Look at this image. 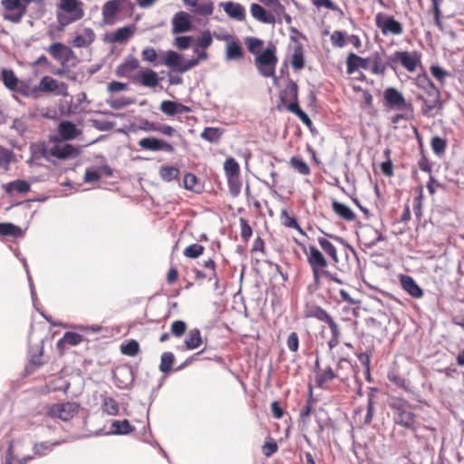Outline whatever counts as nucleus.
Wrapping results in <instances>:
<instances>
[{
    "instance_id": "nucleus-4",
    "label": "nucleus",
    "mask_w": 464,
    "mask_h": 464,
    "mask_svg": "<svg viewBox=\"0 0 464 464\" xmlns=\"http://www.w3.org/2000/svg\"><path fill=\"white\" fill-rule=\"evenodd\" d=\"M375 24L382 31L383 35H400L403 33L402 24L397 21L392 15L378 13L375 16Z\"/></svg>"
},
{
    "instance_id": "nucleus-58",
    "label": "nucleus",
    "mask_w": 464,
    "mask_h": 464,
    "mask_svg": "<svg viewBox=\"0 0 464 464\" xmlns=\"http://www.w3.org/2000/svg\"><path fill=\"white\" fill-rule=\"evenodd\" d=\"M160 110L168 116H174L178 114V102L166 100L160 105Z\"/></svg>"
},
{
    "instance_id": "nucleus-16",
    "label": "nucleus",
    "mask_w": 464,
    "mask_h": 464,
    "mask_svg": "<svg viewBox=\"0 0 464 464\" xmlns=\"http://www.w3.org/2000/svg\"><path fill=\"white\" fill-rule=\"evenodd\" d=\"M58 132L63 140H72L81 134V130L70 121H62L58 125Z\"/></svg>"
},
{
    "instance_id": "nucleus-27",
    "label": "nucleus",
    "mask_w": 464,
    "mask_h": 464,
    "mask_svg": "<svg viewBox=\"0 0 464 464\" xmlns=\"http://www.w3.org/2000/svg\"><path fill=\"white\" fill-rule=\"evenodd\" d=\"M287 86L279 93L280 102L284 105H286L287 100L295 101L296 99H298V85L289 77L287 79Z\"/></svg>"
},
{
    "instance_id": "nucleus-39",
    "label": "nucleus",
    "mask_w": 464,
    "mask_h": 464,
    "mask_svg": "<svg viewBox=\"0 0 464 464\" xmlns=\"http://www.w3.org/2000/svg\"><path fill=\"white\" fill-rule=\"evenodd\" d=\"M95 39V34L92 28H85L83 35L78 34L73 39V46L75 47H86L90 45Z\"/></svg>"
},
{
    "instance_id": "nucleus-42",
    "label": "nucleus",
    "mask_w": 464,
    "mask_h": 464,
    "mask_svg": "<svg viewBox=\"0 0 464 464\" xmlns=\"http://www.w3.org/2000/svg\"><path fill=\"white\" fill-rule=\"evenodd\" d=\"M66 440H53V441H44L41 443H35L34 446V451L35 455L44 456L48 452L52 451L53 448L58 446Z\"/></svg>"
},
{
    "instance_id": "nucleus-32",
    "label": "nucleus",
    "mask_w": 464,
    "mask_h": 464,
    "mask_svg": "<svg viewBox=\"0 0 464 464\" xmlns=\"http://www.w3.org/2000/svg\"><path fill=\"white\" fill-rule=\"evenodd\" d=\"M33 458L34 457L31 455H26V456H24L23 458L19 459L14 453V440H11L8 443V447H7L6 450L2 455L1 459H9L10 464H26L28 461L33 459Z\"/></svg>"
},
{
    "instance_id": "nucleus-41",
    "label": "nucleus",
    "mask_w": 464,
    "mask_h": 464,
    "mask_svg": "<svg viewBox=\"0 0 464 464\" xmlns=\"http://www.w3.org/2000/svg\"><path fill=\"white\" fill-rule=\"evenodd\" d=\"M82 3L79 0H60L58 7L63 13L77 14L82 8Z\"/></svg>"
},
{
    "instance_id": "nucleus-63",
    "label": "nucleus",
    "mask_w": 464,
    "mask_h": 464,
    "mask_svg": "<svg viewBox=\"0 0 464 464\" xmlns=\"http://www.w3.org/2000/svg\"><path fill=\"white\" fill-rule=\"evenodd\" d=\"M371 60L373 63L372 72L375 74H384L386 71V64L382 63L381 54L379 53H375Z\"/></svg>"
},
{
    "instance_id": "nucleus-29",
    "label": "nucleus",
    "mask_w": 464,
    "mask_h": 464,
    "mask_svg": "<svg viewBox=\"0 0 464 464\" xmlns=\"http://www.w3.org/2000/svg\"><path fill=\"white\" fill-rule=\"evenodd\" d=\"M3 188L8 195H13L14 191L20 194H26L30 190V184L24 179H16L9 183L4 184Z\"/></svg>"
},
{
    "instance_id": "nucleus-62",
    "label": "nucleus",
    "mask_w": 464,
    "mask_h": 464,
    "mask_svg": "<svg viewBox=\"0 0 464 464\" xmlns=\"http://www.w3.org/2000/svg\"><path fill=\"white\" fill-rule=\"evenodd\" d=\"M71 61H72V66H75L78 63V58L75 53L72 51V49L66 45L63 53V57L61 62V66L68 67L69 63Z\"/></svg>"
},
{
    "instance_id": "nucleus-12",
    "label": "nucleus",
    "mask_w": 464,
    "mask_h": 464,
    "mask_svg": "<svg viewBox=\"0 0 464 464\" xmlns=\"http://www.w3.org/2000/svg\"><path fill=\"white\" fill-rule=\"evenodd\" d=\"M304 317L315 318L320 322L327 324L329 327L336 324L334 318L324 308L317 304L307 305L304 311Z\"/></svg>"
},
{
    "instance_id": "nucleus-59",
    "label": "nucleus",
    "mask_w": 464,
    "mask_h": 464,
    "mask_svg": "<svg viewBox=\"0 0 464 464\" xmlns=\"http://www.w3.org/2000/svg\"><path fill=\"white\" fill-rule=\"evenodd\" d=\"M227 179L231 196L237 197L240 194L242 186L239 176L227 177Z\"/></svg>"
},
{
    "instance_id": "nucleus-26",
    "label": "nucleus",
    "mask_w": 464,
    "mask_h": 464,
    "mask_svg": "<svg viewBox=\"0 0 464 464\" xmlns=\"http://www.w3.org/2000/svg\"><path fill=\"white\" fill-rule=\"evenodd\" d=\"M85 340V337L82 334H79L74 332H66L63 338H61L57 343L56 347L58 350L62 351L65 348L66 345L76 346L80 344L82 342Z\"/></svg>"
},
{
    "instance_id": "nucleus-37",
    "label": "nucleus",
    "mask_w": 464,
    "mask_h": 464,
    "mask_svg": "<svg viewBox=\"0 0 464 464\" xmlns=\"http://www.w3.org/2000/svg\"><path fill=\"white\" fill-rule=\"evenodd\" d=\"M15 96L17 94L25 98L37 99V92L35 86L32 87L29 81L19 80V84L15 86Z\"/></svg>"
},
{
    "instance_id": "nucleus-20",
    "label": "nucleus",
    "mask_w": 464,
    "mask_h": 464,
    "mask_svg": "<svg viewBox=\"0 0 464 464\" xmlns=\"http://www.w3.org/2000/svg\"><path fill=\"white\" fill-rule=\"evenodd\" d=\"M310 390V397L306 400L305 403L301 407L300 412H299V420L300 425L302 426L303 430H305L307 428L309 420L311 418L312 412L314 411V400L313 398V390L312 387H309Z\"/></svg>"
},
{
    "instance_id": "nucleus-60",
    "label": "nucleus",
    "mask_w": 464,
    "mask_h": 464,
    "mask_svg": "<svg viewBox=\"0 0 464 464\" xmlns=\"http://www.w3.org/2000/svg\"><path fill=\"white\" fill-rule=\"evenodd\" d=\"M135 100L130 97H121L108 102L110 107L114 110L123 109L130 104H133Z\"/></svg>"
},
{
    "instance_id": "nucleus-31",
    "label": "nucleus",
    "mask_w": 464,
    "mask_h": 464,
    "mask_svg": "<svg viewBox=\"0 0 464 464\" xmlns=\"http://www.w3.org/2000/svg\"><path fill=\"white\" fill-rule=\"evenodd\" d=\"M377 388H370L369 392L367 393V411L364 417V423L369 424L371 423L374 411H375V404L377 402V393H378Z\"/></svg>"
},
{
    "instance_id": "nucleus-53",
    "label": "nucleus",
    "mask_w": 464,
    "mask_h": 464,
    "mask_svg": "<svg viewBox=\"0 0 464 464\" xmlns=\"http://www.w3.org/2000/svg\"><path fill=\"white\" fill-rule=\"evenodd\" d=\"M65 46L66 45L62 43L55 42L53 43L46 50L54 60L59 61L61 63L63 57Z\"/></svg>"
},
{
    "instance_id": "nucleus-36",
    "label": "nucleus",
    "mask_w": 464,
    "mask_h": 464,
    "mask_svg": "<svg viewBox=\"0 0 464 464\" xmlns=\"http://www.w3.org/2000/svg\"><path fill=\"white\" fill-rule=\"evenodd\" d=\"M224 134V130L218 127H206L200 133V138L210 142L217 144Z\"/></svg>"
},
{
    "instance_id": "nucleus-3",
    "label": "nucleus",
    "mask_w": 464,
    "mask_h": 464,
    "mask_svg": "<svg viewBox=\"0 0 464 464\" xmlns=\"http://www.w3.org/2000/svg\"><path fill=\"white\" fill-rule=\"evenodd\" d=\"M139 425H142L141 430H139L135 425L130 423L128 420H114L111 423V428L109 431L104 432L102 435H128L130 433H138L145 435L147 428H150L149 423L147 425L138 421ZM101 430L97 431L95 435H102Z\"/></svg>"
},
{
    "instance_id": "nucleus-44",
    "label": "nucleus",
    "mask_w": 464,
    "mask_h": 464,
    "mask_svg": "<svg viewBox=\"0 0 464 464\" xmlns=\"http://www.w3.org/2000/svg\"><path fill=\"white\" fill-rule=\"evenodd\" d=\"M0 235L18 238L23 236V230L12 223H0Z\"/></svg>"
},
{
    "instance_id": "nucleus-47",
    "label": "nucleus",
    "mask_w": 464,
    "mask_h": 464,
    "mask_svg": "<svg viewBox=\"0 0 464 464\" xmlns=\"http://www.w3.org/2000/svg\"><path fill=\"white\" fill-rule=\"evenodd\" d=\"M132 34H133L132 27L124 26V27L117 29L113 33L111 41L114 43H120V44L125 43L131 37Z\"/></svg>"
},
{
    "instance_id": "nucleus-18",
    "label": "nucleus",
    "mask_w": 464,
    "mask_h": 464,
    "mask_svg": "<svg viewBox=\"0 0 464 464\" xmlns=\"http://www.w3.org/2000/svg\"><path fill=\"white\" fill-rule=\"evenodd\" d=\"M371 58H362L353 53H349L346 60L347 73L352 74L359 68L369 69Z\"/></svg>"
},
{
    "instance_id": "nucleus-49",
    "label": "nucleus",
    "mask_w": 464,
    "mask_h": 464,
    "mask_svg": "<svg viewBox=\"0 0 464 464\" xmlns=\"http://www.w3.org/2000/svg\"><path fill=\"white\" fill-rule=\"evenodd\" d=\"M226 177L239 176L240 167L238 162L232 157L226 160L224 163Z\"/></svg>"
},
{
    "instance_id": "nucleus-38",
    "label": "nucleus",
    "mask_w": 464,
    "mask_h": 464,
    "mask_svg": "<svg viewBox=\"0 0 464 464\" xmlns=\"http://www.w3.org/2000/svg\"><path fill=\"white\" fill-rule=\"evenodd\" d=\"M201 333L198 328L191 329L184 341L185 347L188 350H194L202 344Z\"/></svg>"
},
{
    "instance_id": "nucleus-35",
    "label": "nucleus",
    "mask_w": 464,
    "mask_h": 464,
    "mask_svg": "<svg viewBox=\"0 0 464 464\" xmlns=\"http://www.w3.org/2000/svg\"><path fill=\"white\" fill-rule=\"evenodd\" d=\"M138 80L143 86L153 88L159 84L160 78L156 72L146 69L139 75Z\"/></svg>"
},
{
    "instance_id": "nucleus-34",
    "label": "nucleus",
    "mask_w": 464,
    "mask_h": 464,
    "mask_svg": "<svg viewBox=\"0 0 464 464\" xmlns=\"http://www.w3.org/2000/svg\"><path fill=\"white\" fill-rule=\"evenodd\" d=\"M333 210L340 218L347 221H353L356 218V215L353 210L343 203L334 200L332 203Z\"/></svg>"
},
{
    "instance_id": "nucleus-8",
    "label": "nucleus",
    "mask_w": 464,
    "mask_h": 464,
    "mask_svg": "<svg viewBox=\"0 0 464 464\" xmlns=\"http://www.w3.org/2000/svg\"><path fill=\"white\" fill-rule=\"evenodd\" d=\"M2 5L8 11H15V13L4 14V19L6 21L19 23L26 13L27 6L22 0H2Z\"/></svg>"
},
{
    "instance_id": "nucleus-45",
    "label": "nucleus",
    "mask_w": 464,
    "mask_h": 464,
    "mask_svg": "<svg viewBox=\"0 0 464 464\" xmlns=\"http://www.w3.org/2000/svg\"><path fill=\"white\" fill-rule=\"evenodd\" d=\"M282 224L286 227H291L296 229L301 235L305 236V232L299 226L295 218L289 216L286 209H283L281 211L280 216Z\"/></svg>"
},
{
    "instance_id": "nucleus-11",
    "label": "nucleus",
    "mask_w": 464,
    "mask_h": 464,
    "mask_svg": "<svg viewBox=\"0 0 464 464\" xmlns=\"http://www.w3.org/2000/svg\"><path fill=\"white\" fill-rule=\"evenodd\" d=\"M50 154L59 160L74 159L81 154V150L70 143H65L63 146L53 145L50 149Z\"/></svg>"
},
{
    "instance_id": "nucleus-2",
    "label": "nucleus",
    "mask_w": 464,
    "mask_h": 464,
    "mask_svg": "<svg viewBox=\"0 0 464 464\" xmlns=\"http://www.w3.org/2000/svg\"><path fill=\"white\" fill-rule=\"evenodd\" d=\"M80 404L75 401L54 403L47 407V414L53 418H58L63 421L70 420L78 413Z\"/></svg>"
},
{
    "instance_id": "nucleus-52",
    "label": "nucleus",
    "mask_w": 464,
    "mask_h": 464,
    "mask_svg": "<svg viewBox=\"0 0 464 464\" xmlns=\"http://www.w3.org/2000/svg\"><path fill=\"white\" fill-rule=\"evenodd\" d=\"M102 407L103 411L110 415H117L119 412L118 402L111 397H104L102 399Z\"/></svg>"
},
{
    "instance_id": "nucleus-25",
    "label": "nucleus",
    "mask_w": 464,
    "mask_h": 464,
    "mask_svg": "<svg viewBox=\"0 0 464 464\" xmlns=\"http://www.w3.org/2000/svg\"><path fill=\"white\" fill-rule=\"evenodd\" d=\"M183 62V55L175 51H168L163 59H161L159 63L164 64L169 68H171L172 72H178V68L181 66Z\"/></svg>"
},
{
    "instance_id": "nucleus-19",
    "label": "nucleus",
    "mask_w": 464,
    "mask_h": 464,
    "mask_svg": "<svg viewBox=\"0 0 464 464\" xmlns=\"http://www.w3.org/2000/svg\"><path fill=\"white\" fill-rule=\"evenodd\" d=\"M306 255L311 268L324 269L327 266V260L314 246H309Z\"/></svg>"
},
{
    "instance_id": "nucleus-15",
    "label": "nucleus",
    "mask_w": 464,
    "mask_h": 464,
    "mask_svg": "<svg viewBox=\"0 0 464 464\" xmlns=\"http://www.w3.org/2000/svg\"><path fill=\"white\" fill-rule=\"evenodd\" d=\"M0 80L2 81L5 87L12 92L13 97L19 101L17 97H15V86L19 84V78L15 75L14 72L12 69L3 68L0 72Z\"/></svg>"
},
{
    "instance_id": "nucleus-54",
    "label": "nucleus",
    "mask_w": 464,
    "mask_h": 464,
    "mask_svg": "<svg viewBox=\"0 0 464 464\" xmlns=\"http://www.w3.org/2000/svg\"><path fill=\"white\" fill-rule=\"evenodd\" d=\"M395 423L406 428L412 427L414 423L413 414L410 411H401L400 415L394 417Z\"/></svg>"
},
{
    "instance_id": "nucleus-43",
    "label": "nucleus",
    "mask_w": 464,
    "mask_h": 464,
    "mask_svg": "<svg viewBox=\"0 0 464 464\" xmlns=\"http://www.w3.org/2000/svg\"><path fill=\"white\" fill-rule=\"evenodd\" d=\"M318 243L323 251L331 257L334 264H337L339 262V258L335 246L324 237H319Z\"/></svg>"
},
{
    "instance_id": "nucleus-13",
    "label": "nucleus",
    "mask_w": 464,
    "mask_h": 464,
    "mask_svg": "<svg viewBox=\"0 0 464 464\" xmlns=\"http://www.w3.org/2000/svg\"><path fill=\"white\" fill-rule=\"evenodd\" d=\"M192 28L190 15L183 11L178 12L172 18V33L182 34L189 32Z\"/></svg>"
},
{
    "instance_id": "nucleus-56",
    "label": "nucleus",
    "mask_w": 464,
    "mask_h": 464,
    "mask_svg": "<svg viewBox=\"0 0 464 464\" xmlns=\"http://www.w3.org/2000/svg\"><path fill=\"white\" fill-rule=\"evenodd\" d=\"M430 146L433 152L437 155H441L445 152L447 148V140L439 136H435L430 140Z\"/></svg>"
},
{
    "instance_id": "nucleus-46",
    "label": "nucleus",
    "mask_w": 464,
    "mask_h": 464,
    "mask_svg": "<svg viewBox=\"0 0 464 464\" xmlns=\"http://www.w3.org/2000/svg\"><path fill=\"white\" fill-rule=\"evenodd\" d=\"M44 352L43 345L37 346L35 351H34V348H30L29 350V366L28 367H34L37 368L42 365H44V362L42 360Z\"/></svg>"
},
{
    "instance_id": "nucleus-6",
    "label": "nucleus",
    "mask_w": 464,
    "mask_h": 464,
    "mask_svg": "<svg viewBox=\"0 0 464 464\" xmlns=\"http://www.w3.org/2000/svg\"><path fill=\"white\" fill-rule=\"evenodd\" d=\"M385 104L396 110H412V104L407 102L402 93L396 88L389 87L383 93Z\"/></svg>"
},
{
    "instance_id": "nucleus-14",
    "label": "nucleus",
    "mask_w": 464,
    "mask_h": 464,
    "mask_svg": "<svg viewBox=\"0 0 464 464\" xmlns=\"http://www.w3.org/2000/svg\"><path fill=\"white\" fill-rule=\"evenodd\" d=\"M400 282L403 290H405L411 296L414 298H420L423 296V290L411 276L408 275H401Z\"/></svg>"
},
{
    "instance_id": "nucleus-33",
    "label": "nucleus",
    "mask_w": 464,
    "mask_h": 464,
    "mask_svg": "<svg viewBox=\"0 0 464 464\" xmlns=\"http://www.w3.org/2000/svg\"><path fill=\"white\" fill-rule=\"evenodd\" d=\"M140 66L139 60L130 56L124 63L119 64L116 68V74L119 77H127L129 72L134 71Z\"/></svg>"
},
{
    "instance_id": "nucleus-50",
    "label": "nucleus",
    "mask_w": 464,
    "mask_h": 464,
    "mask_svg": "<svg viewBox=\"0 0 464 464\" xmlns=\"http://www.w3.org/2000/svg\"><path fill=\"white\" fill-rule=\"evenodd\" d=\"M289 163L291 167H293L302 175H309L311 173V169L308 164L299 157H292Z\"/></svg>"
},
{
    "instance_id": "nucleus-51",
    "label": "nucleus",
    "mask_w": 464,
    "mask_h": 464,
    "mask_svg": "<svg viewBox=\"0 0 464 464\" xmlns=\"http://www.w3.org/2000/svg\"><path fill=\"white\" fill-rule=\"evenodd\" d=\"M174 360L175 357L171 352L163 353L160 357V371L163 373H169L171 371Z\"/></svg>"
},
{
    "instance_id": "nucleus-30",
    "label": "nucleus",
    "mask_w": 464,
    "mask_h": 464,
    "mask_svg": "<svg viewBox=\"0 0 464 464\" xmlns=\"http://www.w3.org/2000/svg\"><path fill=\"white\" fill-rule=\"evenodd\" d=\"M337 378V374L331 366L315 374L314 382L318 388L324 389L327 382Z\"/></svg>"
},
{
    "instance_id": "nucleus-7",
    "label": "nucleus",
    "mask_w": 464,
    "mask_h": 464,
    "mask_svg": "<svg viewBox=\"0 0 464 464\" xmlns=\"http://www.w3.org/2000/svg\"><path fill=\"white\" fill-rule=\"evenodd\" d=\"M133 9L132 4L129 0H110L102 6V16L106 24H112L117 13L121 9Z\"/></svg>"
},
{
    "instance_id": "nucleus-17",
    "label": "nucleus",
    "mask_w": 464,
    "mask_h": 464,
    "mask_svg": "<svg viewBox=\"0 0 464 464\" xmlns=\"http://www.w3.org/2000/svg\"><path fill=\"white\" fill-rule=\"evenodd\" d=\"M399 55L401 64L409 72H414L420 63V54L418 52L410 53L407 51H401Z\"/></svg>"
},
{
    "instance_id": "nucleus-1",
    "label": "nucleus",
    "mask_w": 464,
    "mask_h": 464,
    "mask_svg": "<svg viewBox=\"0 0 464 464\" xmlns=\"http://www.w3.org/2000/svg\"><path fill=\"white\" fill-rule=\"evenodd\" d=\"M277 62L276 47L273 44H269L263 52L255 57V65L258 72L266 78L274 76Z\"/></svg>"
},
{
    "instance_id": "nucleus-9",
    "label": "nucleus",
    "mask_w": 464,
    "mask_h": 464,
    "mask_svg": "<svg viewBox=\"0 0 464 464\" xmlns=\"http://www.w3.org/2000/svg\"><path fill=\"white\" fill-rule=\"evenodd\" d=\"M35 88L37 92V99L40 97V92H53L58 91V94L67 95L68 90L66 83L59 82L57 80L50 76H44Z\"/></svg>"
},
{
    "instance_id": "nucleus-23",
    "label": "nucleus",
    "mask_w": 464,
    "mask_h": 464,
    "mask_svg": "<svg viewBox=\"0 0 464 464\" xmlns=\"http://www.w3.org/2000/svg\"><path fill=\"white\" fill-rule=\"evenodd\" d=\"M250 12L254 18L264 24H274L276 17L273 14L268 13L263 6L258 4H252Z\"/></svg>"
},
{
    "instance_id": "nucleus-64",
    "label": "nucleus",
    "mask_w": 464,
    "mask_h": 464,
    "mask_svg": "<svg viewBox=\"0 0 464 464\" xmlns=\"http://www.w3.org/2000/svg\"><path fill=\"white\" fill-rule=\"evenodd\" d=\"M187 330V324L182 320H177L172 323L170 333L176 337H181Z\"/></svg>"
},
{
    "instance_id": "nucleus-57",
    "label": "nucleus",
    "mask_w": 464,
    "mask_h": 464,
    "mask_svg": "<svg viewBox=\"0 0 464 464\" xmlns=\"http://www.w3.org/2000/svg\"><path fill=\"white\" fill-rule=\"evenodd\" d=\"M205 248L199 244H192L184 249L183 255L191 259L198 258L204 252Z\"/></svg>"
},
{
    "instance_id": "nucleus-28",
    "label": "nucleus",
    "mask_w": 464,
    "mask_h": 464,
    "mask_svg": "<svg viewBox=\"0 0 464 464\" xmlns=\"http://www.w3.org/2000/svg\"><path fill=\"white\" fill-rule=\"evenodd\" d=\"M244 57V50L237 41L228 42L226 45V60L237 61Z\"/></svg>"
},
{
    "instance_id": "nucleus-10",
    "label": "nucleus",
    "mask_w": 464,
    "mask_h": 464,
    "mask_svg": "<svg viewBox=\"0 0 464 464\" xmlns=\"http://www.w3.org/2000/svg\"><path fill=\"white\" fill-rule=\"evenodd\" d=\"M138 144L143 150L150 151H166L173 153L175 150L172 144L155 137L143 138L139 140Z\"/></svg>"
},
{
    "instance_id": "nucleus-5",
    "label": "nucleus",
    "mask_w": 464,
    "mask_h": 464,
    "mask_svg": "<svg viewBox=\"0 0 464 464\" xmlns=\"http://www.w3.org/2000/svg\"><path fill=\"white\" fill-rule=\"evenodd\" d=\"M426 98L422 95H418V99L421 100L424 103L421 108V113L427 117L434 116V113H432L434 109L437 108L438 110L441 111L443 108V102L440 99V92L436 86L429 90L426 92Z\"/></svg>"
},
{
    "instance_id": "nucleus-55",
    "label": "nucleus",
    "mask_w": 464,
    "mask_h": 464,
    "mask_svg": "<svg viewBox=\"0 0 464 464\" xmlns=\"http://www.w3.org/2000/svg\"><path fill=\"white\" fill-rule=\"evenodd\" d=\"M245 44H246L248 51L256 56L261 53L260 48L263 46L264 42L263 40L256 37H246Z\"/></svg>"
},
{
    "instance_id": "nucleus-61",
    "label": "nucleus",
    "mask_w": 464,
    "mask_h": 464,
    "mask_svg": "<svg viewBox=\"0 0 464 464\" xmlns=\"http://www.w3.org/2000/svg\"><path fill=\"white\" fill-rule=\"evenodd\" d=\"M140 351V344L135 340H130L121 346V352L128 356H135Z\"/></svg>"
},
{
    "instance_id": "nucleus-40",
    "label": "nucleus",
    "mask_w": 464,
    "mask_h": 464,
    "mask_svg": "<svg viewBox=\"0 0 464 464\" xmlns=\"http://www.w3.org/2000/svg\"><path fill=\"white\" fill-rule=\"evenodd\" d=\"M183 186L186 189L195 193H200L203 189V185L199 182L197 176L190 172L185 174L183 178Z\"/></svg>"
},
{
    "instance_id": "nucleus-24",
    "label": "nucleus",
    "mask_w": 464,
    "mask_h": 464,
    "mask_svg": "<svg viewBox=\"0 0 464 464\" xmlns=\"http://www.w3.org/2000/svg\"><path fill=\"white\" fill-rule=\"evenodd\" d=\"M291 40L296 43L291 58V65L295 70H302L305 66L303 44L298 43L295 36H291Z\"/></svg>"
},
{
    "instance_id": "nucleus-48",
    "label": "nucleus",
    "mask_w": 464,
    "mask_h": 464,
    "mask_svg": "<svg viewBox=\"0 0 464 464\" xmlns=\"http://www.w3.org/2000/svg\"><path fill=\"white\" fill-rule=\"evenodd\" d=\"M160 175L163 180L170 182L179 177V169L173 166H161Z\"/></svg>"
},
{
    "instance_id": "nucleus-22",
    "label": "nucleus",
    "mask_w": 464,
    "mask_h": 464,
    "mask_svg": "<svg viewBox=\"0 0 464 464\" xmlns=\"http://www.w3.org/2000/svg\"><path fill=\"white\" fill-rule=\"evenodd\" d=\"M83 15V10H79L78 13L74 14L58 11L56 14L58 22L57 30L59 32L63 31L68 24L82 19Z\"/></svg>"
},
{
    "instance_id": "nucleus-21",
    "label": "nucleus",
    "mask_w": 464,
    "mask_h": 464,
    "mask_svg": "<svg viewBox=\"0 0 464 464\" xmlns=\"http://www.w3.org/2000/svg\"><path fill=\"white\" fill-rule=\"evenodd\" d=\"M220 5L223 6L224 11L229 17L237 21H243L245 19L246 10L242 5L229 1L220 3Z\"/></svg>"
}]
</instances>
